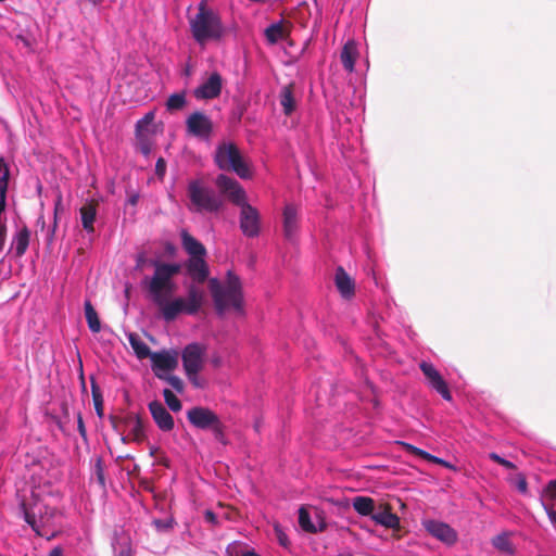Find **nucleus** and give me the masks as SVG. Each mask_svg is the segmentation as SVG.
<instances>
[{"mask_svg":"<svg viewBox=\"0 0 556 556\" xmlns=\"http://www.w3.org/2000/svg\"><path fill=\"white\" fill-rule=\"evenodd\" d=\"M299 525L304 531L309 533H316L324 530V523L320 522L318 526L313 523L309 513L304 507L299 509Z\"/></svg>","mask_w":556,"mask_h":556,"instance_id":"nucleus-30","label":"nucleus"},{"mask_svg":"<svg viewBox=\"0 0 556 556\" xmlns=\"http://www.w3.org/2000/svg\"><path fill=\"white\" fill-rule=\"evenodd\" d=\"M139 151L148 156L152 150V142L148 134H140V137H136Z\"/></svg>","mask_w":556,"mask_h":556,"instance_id":"nucleus-40","label":"nucleus"},{"mask_svg":"<svg viewBox=\"0 0 556 556\" xmlns=\"http://www.w3.org/2000/svg\"><path fill=\"white\" fill-rule=\"evenodd\" d=\"M185 104L186 96L184 92L170 94L166 102L167 110L169 111L180 110L185 106Z\"/></svg>","mask_w":556,"mask_h":556,"instance_id":"nucleus-38","label":"nucleus"},{"mask_svg":"<svg viewBox=\"0 0 556 556\" xmlns=\"http://www.w3.org/2000/svg\"><path fill=\"white\" fill-rule=\"evenodd\" d=\"M241 556H261L254 549H247L241 553Z\"/></svg>","mask_w":556,"mask_h":556,"instance_id":"nucleus-50","label":"nucleus"},{"mask_svg":"<svg viewBox=\"0 0 556 556\" xmlns=\"http://www.w3.org/2000/svg\"><path fill=\"white\" fill-rule=\"evenodd\" d=\"M79 429H80L81 432L84 431V426H83L81 419H79Z\"/></svg>","mask_w":556,"mask_h":556,"instance_id":"nucleus-53","label":"nucleus"},{"mask_svg":"<svg viewBox=\"0 0 556 556\" xmlns=\"http://www.w3.org/2000/svg\"><path fill=\"white\" fill-rule=\"evenodd\" d=\"M371 519L377 525L383 526L388 529H400V518L397 515L393 514L389 507H386L383 510L374 513L371 515Z\"/></svg>","mask_w":556,"mask_h":556,"instance_id":"nucleus-23","label":"nucleus"},{"mask_svg":"<svg viewBox=\"0 0 556 556\" xmlns=\"http://www.w3.org/2000/svg\"><path fill=\"white\" fill-rule=\"evenodd\" d=\"M189 422L202 430L211 429L216 435L222 434L223 425L219 417L210 408L197 406L187 412Z\"/></svg>","mask_w":556,"mask_h":556,"instance_id":"nucleus-8","label":"nucleus"},{"mask_svg":"<svg viewBox=\"0 0 556 556\" xmlns=\"http://www.w3.org/2000/svg\"><path fill=\"white\" fill-rule=\"evenodd\" d=\"M492 544L496 549H498L501 552H504L507 554L513 553L511 543L509 541L507 533H501V534L496 535L495 538H493Z\"/></svg>","mask_w":556,"mask_h":556,"instance_id":"nucleus-36","label":"nucleus"},{"mask_svg":"<svg viewBox=\"0 0 556 556\" xmlns=\"http://www.w3.org/2000/svg\"><path fill=\"white\" fill-rule=\"evenodd\" d=\"M187 193L190 201L189 210L192 212L216 213L223 206L222 197L200 179L189 181Z\"/></svg>","mask_w":556,"mask_h":556,"instance_id":"nucleus-6","label":"nucleus"},{"mask_svg":"<svg viewBox=\"0 0 556 556\" xmlns=\"http://www.w3.org/2000/svg\"><path fill=\"white\" fill-rule=\"evenodd\" d=\"M215 185L228 200L239 206V227L247 238H256L261 233V214L258 210L248 202L245 190L233 178L219 174Z\"/></svg>","mask_w":556,"mask_h":556,"instance_id":"nucleus-1","label":"nucleus"},{"mask_svg":"<svg viewBox=\"0 0 556 556\" xmlns=\"http://www.w3.org/2000/svg\"><path fill=\"white\" fill-rule=\"evenodd\" d=\"M140 427H141V426H140V421H139V420H137V422H136V429H137V428H138V429H140Z\"/></svg>","mask_w":556,"mask_h":556,"instance_id":"nucleus-56","label":"nucleus"},{"mask_svg":"<svg viewBox=\"0 0 556 556\" xmlns=\"http://www.w3.org/2000/svg\"><path fill=\"white\" fill-rule=\"evenodd\" d=\"M152 368L159 378L172 371L177 365V355L168 351L151 353Z\"/></svg>","mask_w":556,"mask_h":556,"instance_id":"nucleus-14","label":"nucleus"},{"mask_svg":"<svg viewBox=\"0 0 556 556\" xmlns=\"http://www.w3.org/2000/svg\"><path fill=\"white\" fill-rule=\"evenodd\" d=\"M206 517H207V518H210V519H213V518H214L213 514H212V513H210V511H207Z\"/></svg>","mask_w":556,"mask_h":556,"instance_id":"nucleus-55","label":"nucleus"},{"mask_svg":"<svg viewBox=\"0 0 556 556\" xmlns=\"http://www.w3.org/2000/svg\"><path fill=\"white\" fill-rule=\"evenodd\" d=\"M434 391L441 395L445 401L452 400L450 384H431Z\"/></svg>","mask_w":556,"mask_h":556,"instance_id":"nucleus-41","label":"nucleus"},{"mask_svg":"<svg viewBox=\"0 0 556 556\" xmlns=\"http://www.w3.org/2000/svg\"><path fill=\"white\" fill-rule=\"evenodd\" d=\"M186 274L195 283L204 282L210 275V268L205 261V256L189 257L185 262Z\"/></svg>","mask_w":556,"mask_h":556,"instance_id":"nucleus-15","label":"nucleus"},{"mask_svg":"<svg viewBox=\"0 0 556 556\" xmlns=\"http://www.w3.org/2000/svg\"><path fill=\"white\" fill-rule=\"evenodd\" d=\"M180 271V265L176 263L155 262L154 273L146 277L143 283L151 301L156 304L167 295H173L177 285L174 277Z\"/></svg>","mask_w":556,"mask_h":556,"instance_id":"nucleus-5","label":"nucleus"},{"mask_svg":"<svg viewBox=\"0 0 556 556\" xmlns=\"http://www.w3.org/2000/svg\"><path fill=\"white\" fill-rule=\"evenodd\" d=\"M186 128L191 136L207 140L213 132V123L205 113L195 111L187 117Z\"/></svg>","mask_w":556,"mask_h":556,"instance_id":"nucleus-10","label":"nucleus"},{"mask_svg":"<svg viewBox=\"0 0 556 556\" xmlns=\"http://www.w3.org/2000/svg\"><path fill=\"white\" fill-rule=\"evenodd\" d=\"M91 393H92V400H93L96 413L100 418H102L104 412H103V396H102V392L100 390V384H91Z\"/></svg>","mask_w":556,"mask_h":556,"instance_id":"nucleus-37","label":"nucleus"},{"mask_svg":"<svg viewBox=\"0 0 556 556\" xmlns=\"http://www.w3.org/2000/svg\"><path fill=\"white\" fill-rule=\"evenodd\" d=\"M97 210L92 204L85 205L80 208V218L83 228L88 232L92 233L94 231V220H96Z\"/></svg>","mask_w":556,"mask_h":556,"instance_id":"nucleus-28","label":"nucleus"},{"mask_svg":"<svg viewBox=\"0 0 556 556\" xmlns=\"http://www.w3.org/2000/svg\"><path fill=\"white\" fill-rule=\"evenodd\" d=\"M180 239L182 249L187 252L189 257L206 256L205 247L186 229L180 230Z\"/></svg>","mask_w":556,"mask_h":556,"instance_id":"nucleus-19","label":"nucleus"},{"mask_svg":"<svg viewBox=\"0 0 556 556\" xmlns=\"http://www.w3.org/2000/svg\"><path fill=\"white\" fill-rule=\"evenodd\" d=\"M265 37L268 42L276 43L283 38V27L280 23H273L265 29Z\"/></svg>","mask_w":556,"mask_h":556,"instance_id":"nucleus-32","label":"nucleus"},{"mask_svg":"<svg viewBox=\"0 0 556 556\" xmlns=\"http://www.w3.org/2000/svg\"><path fill=\"white\" fill-rule=\"evenodd\" d=\"M489 457L494 460L495 463L504 466L505 468L507 469H514L516 466L514 463H511L510 460H507L505 458H503L502 456H500L498 454L496 453H490Z\"/></svg>","mask_w":556,"mask_h":556,"instance_id":"nucleus-43","label":"nucleus"},{"mask_svg":"<svg viewBox=\"0 0 556 556\" xmlns=\"http://www.w3.org/2000/svg\"><path fill=\"white\" fill-rule=\"evenodd\" d=\"M172 386L174 387V389H175V391L177 393H182L184 392V386L185 384L177 383V384H172Z\"/></svg>","mask_w":556,"mask_h":556,"instance_id":"nucleus-51","label":"nucleus"},{"mask_svg":"<svg viewBox=\"0 0 556 556\" xmlns=\"http://www.w3.org/2000/svg\"><path fill=\"white\" fill-rule=\"evenodd\" d=\"M5 0H0V2H4Z\"/></svg>","mask_w":556,"mask_h":556,"instance_id":"nucleus-60","label":"nucleus"},{"mask_svg":"<svg viewBox=\"0 0 556 556\" xmlns=\"http://www.w3.org/2000/svg\"><path fill=\"white\" fill-rule=\"evenodd\" d=\"M205 301L204 291L191 283L187 287V296L167 295L156 303L162 318L169 323L175 320L179 315H195L200 312Z\"/></svg>","mask_w":556,"mask_h":556,"instance_id":"nucleus-4","label":"nucleus"},{"mask_svg":"<svg viewBox=\"0 0 556 556\" xmlns=\"http://www.w3.org/2000/svg\"><path fill=\"white\" fill-rule=\"evenodd\" d=\"M164 400L170 410L177 413L181 409V403L176 394L169 389H164L163 391Z\"/></svg>","mask_w":556,"mask_h":556,"instance_id":"nucleus-39","label":"nucleus"},{"mask_svg":"<svg viewBox=\"0 0 556 556\" xmlns=\"http://www.w3.org/2000/svg\"><path fill=\"white\" fill-rule=\"evenodd\" d=\"M214 160L218 168L223 170H232L243 179L251 177L248 164L244 162L237 146L232 142H223L218 144Z\"/></svg>","mask_w":556,"mask_h":556,"instance_id":"nucleus-7","label":"nucleus"},{"mask_svg":"<svg viewBox=\"0 0 556 556\" xmlns=\"http://www.w3.org/2000/svg\"><path fill=\"white\" fill-rule=\"evenodd\" d=\"M358 58L357 43L354 40H348L343 46L340 59L344 70L349 73L354 72L355 62Z\"/></svg>","mask_w":556,"mask_h":556,"instance_id":"nucleus-22","label":"nucleus"},{"mask_svg":"<svg viewBox=\"0 0 556 556\" xmlns=\"http://www.w3.org/2000/svg\"><path fill=\"white\" fill-rule=\"evenodd\" d=\"M189 28L192 39L201 47L220 41L227 33L220 14L205 0L199 2L195 14L189 17Z\"/></svg>","mask_w":556,"mask_h":556,"instance_id":"nucleus-2","label":"nucleus"},{"mask_svg":"<svg viewBox=\"0 0 556 556\" xmlns=\"http://www.w3.org/2000/svg\"><path fill=\"white\" fill-rule=\"evenodd\" d=\"M127 339L136 356L139 359L147 358L151 355L149 346L141 340V338L137 333L129 332L127 334Z\"/></svg>","mask_w":556,"mask_h":556,"instance_id":"nucleus-26","label":"nucleus"},{"mask_svg":"<svg viewBox=\"0 0 556 556\" xmlns=\"http://www.w3.org/2000/svg\"><path fill=\"white\" fill-rule=\"evenodd\" d=\"M30 230L26 226L15 231L11 242V249H13L15 257H22L26 253L30 242Z\"/></svg>","mask_w":556,"mask_h":556,"instance_id":"nucleus-21","label":"nucleus"},{"mask_svg":"<svg viewBox=\"0 0 556 556\" xmlns=\"http://www.w3.org/2000/svg\"><path fill=\"white\" fill-rule=\"evenodd\" d=\"M279 102L285 115L289 116L293 113L295 110V99L291 85L281 88L279 92Z\"/></svg>","mask_w":556,"mask_h":556,"instance_id":"nucleus-25","label":"nucleus"},{"mask_svg":"<svg viewBox=\"0 0 556 556\" xmlns=\"http://www.w3.org/2000/svg\"><path fill=\"white\" fill-rule=\"evenodd\" d=\"M541 504H542L551 523L556 528V510L554 509V507L552 505L547 504L543 500L541 501Z\"/></svg>","mask_w":556,"mask_h":556,"instance_id":"nucleus-44","label":"nucleus"},{"mask_svg":"<svg viewBox=\"0 0 556 556\" xmlns=\"http://www.w3.org/2000/svg\"><path fill=\"white\" fill-rule=\"evenodd\" d=\"M283 235L287 240L294 241L298 232V208L294 204H286L283 208Z\"/></svg>","mask_w":556,"mask_h":556,"instance_id":"nucleus-17","label":"nucleus"},{"mask_svg":"<svg viewBox=\"0 0 556 556\" xmlns=\"http://www.w3.org/2000/svg\"><path fill=\"white\" fill-rule=\"evenodd\" d=\"M155 172H156V175L160 176V177H163L165 175V172H166V162L164 161V159L160 157L157 161H156V164H155Z\"/></svg>","mask_w":556,"mask_h":556,"instance_id":"nucleus-47","label":"nucleus"},{"mask_svg":"<svg viewBox=\"0 0 556 556\" xmlns=\"http://www.w3.org/2000/svg\"><path fill=\"white\" fill-rule=\"evenodd\" d=\"M121 556H129L128 554L121 553Z\"/></svg>","mask_w":556,"mask_h":556,"instance_id":"nucleus-59","label":"nucleus"},{"mask_svg":"<svg viewBox=\"0 0 556 556\" xmlns=\"http://www.w3.org/2000/svg\"><path fill=\"white\" fill-rule=\"evenodd\" d=\"M508 483L513 485L520 494L528 495V482L523 473H516L509 476L507 479Z\"/></svg>","mask_w":556,"mask_h":556,"instance_id":"nucleus-33","label":"nucleus"},{"mask_svg":"<svg viewBox=\"0 0 556 556\" xmlns=\"http://www.w3.org/2000/svg\"><path fill=\"white\" fill-rule=\"evenodd\" d=\"M155 114L153 111H150L143 115L142 118L137 121L136 123V137H140V134H148L149 127L154 121Z\"/></svg>","mask_w":556,"mask_h":556,"instance_id":"nucleus-35","label":"nucleus"},{"mask_svg":"<svg viewBox=\"0 0 556 556\" xmlns=\"http://www.w3.org/2000/svg\"><path fill=\"white\" fill-rule=\"evenodd\" d=\"M223 88V78L219 73L213 72L208 78L198 86L193 93L198 100H211L219 97Z\"/></svg>","mask_w":556,"mask_h":556,"instance_id":"nucleus-12","label":"nucleus"},{"mask_svg":"<svg viewBox=\"0 0 556 556\" xmlns=\"http://www.w3.org/2000/svg\"><path fill=\"white\" fill-rule=\"evenodd\" d=\"M48 556H63V551L60 546L54 547Z\"/></svg>","mask_w":556,"mask_h":556,"instance_id":"nucleus-49","label":"nucleus"},{"mask_svg":"<svg viewBox=\"0 0 556 556\" xmlns=\"http://www.w3.org/2000/svg\"><path fill=\"white\" fill-rule=\"evenodd\" d=\"M10 170L8 164L0 157V216L7 210V193L9 187Z\"/></svg>","mask_w":556,"mask_h":556,"instance_id":"nucleus-24","label":"nucleus"},{"mask_svg":"<svg viewBox=\"0 0 556 556\" xmlns=\"http://www.w3.org/2000/svg\"><path fill=\"white\" fill-rule=\"evenodd\" d=\"M544 497L556 501V480L549 481L545 486L541 501L543 500L545 502Z\"/></svg>","mask_w":556,"mask_h":556,"instance_id":"nucleus-42","label":"nucleus"},{"mask_svg":"<svg viewBox=\"0 0 556 556\" xmlns=\"http://www.w3.org/2000/svg\"><path fill=\"white\" fill-rule=\"evenodd\" d=\"M21 509L25 521L31 527V529L38 535H45L46 532L42 531V528L47 525L49 518L47 517V514L45 516L41 515V504L35 503L33 507L28 508L25 503H22Z\"/></svg>","mask_w":556,"mask_h":556,"instance_id":"nucleus-13","label":"nucleus"},{"mask_svg":"<svg viewBox=\"0 0 556 556\" xmlns=\"http://www.w3.org/2000/svg\"><path fill=\"white\" fill-rule=\"evenodd\" d=\"M274 529L279 544L283 547H287L289 545L288 535L283 532L279 525H276Z\"/></svg>","mask_w":556,"mask_h":556,"instance_id":"nucleus-45","label":"nucleus"},{"mask_svg":"<svg viewBox=\"0 0 556 556\" xmlns=\"http://www.w3.org/2000/svg\"><path fill=\"white\" fill-rule=\"evenodd\" d=\"M336 287L344 299H351L354 295L355 283L343 267H338L334 275Z\"/></svg>","mask_w":556,"mask_h":556,"instance_id":"nucleus-18","label":"nucleus"},{"mask_svg":"<svg viewBox=\"0 0 556 556\" xmlns=\"http://www.w3.org/2000/svg\"><path fill=\"white\" fill-rule=\"evenodd\" d=\"M403 448L407 452V453H410L413 455H416V456H419L428 462H431L433 464H437V465H441L443 467H445L446 469H450L452 471H457V467L455 465H453L452 463L443 459V458H440L438 456H434L410 443H407V442H399Z\"/></svg>","mask_w":556,"mask_h":556,"instance_id":"nucleus-20","label":"nucleus"},{"mask_svg":"<svg viewBox=\"0 0 556 556\" xmlns=\"http://www.w3.org/2000/svg\"><path fill=\"white\" fill-rule=\"evenodd\" d=\"M422 526L429 534L446 545H453L457 542V532L443 521L426 519L422 521Z\"/></svg>","mask_w":556,"mask_h":556,"instance_id":"nucleus-11","label":"nucleus"},{"mask_svg":"<svg viewBox=\"0 0 556 556\" xmlns=\"http://www.w3.org/2000/svg\"><path fill=\"white\" fill-rule=\"evenodd\" d=\"M204 354V345L197 342L188 344L182 350V365L189 379V382H198L197 375L203 366Z\"/></svg>","mask_w":556,"mask_h":556,"instance_id":"nucleus-9","label":"nucleus"},{"mask_svg":"<svg viewBox=\"0 0 556 556\" xmlns=\"http://www.w3.org/2000/svg\"><path fill=\"white\" fill-rule=\"evenodd\" d=\"M149 410L152 415L154 422L162 431L168 432L174 429V419L161 402H150Z\"/></svg>","mask_w":556,"mask_h":556,"instance_id":"nucleus-16","label":"nucleus"},{"mask_svg":"<svg viewBox=\"0 0 556 556\" xmlns=\"http://www.w3.org/2000/svg\"><path fill=\"white\" fill-rule=\"evenodd\" d=\"M5 235H7V225H5L4 220L2 219V216H0V248L1 249L5 241Z\"/></svg>","mask_w":556,"mask_h":556,"instance_id":"nucleus-48","label":"nucleus"},{"mask_svg":"<svg viewBox=\"0 0 556 556\" xmlns=\"http://www.w3.org/2000/svg\"><path fill=\"white\" fill-rule=\"evenodd\" d=\"M155 114L153 111H150L143 115L142 118L137 121L136 123V137H140V134H148L149 127L154 121Z\"/></svg>","mask_w":556,"mask_h":556,"instance_id":"nucleus-34","label":"nucleus"},{"mask_svg":"<svg viewBox=\"0 0 556 556\" xmlns=\"http://www.w3.org/2000/svg\"><path fill=\"white\" fill-rule=\"evenodd\" d=\"M208 288L215 309L219 315L227 311L243 314L242 283L236 274L228 270L225 283H222L217 278L210 279Z\"/></svg>","mask_w":556,"mask_h":556,"instance_id":"nucleus-3","label":"nucleus"},{"mask_svg":"<svg viewBox=\"0 0 556 556\" xmlns=\"http://www.w3.org/2000/svg\"><path fill=\"white\" fill-rule=\"evenodd\" d=\"M153 525L155 526V528L157 530H161V531L168 530L173 527V519H169V520L155 519L153 521Z\"/></svg>","mask_w":556,"mask_h":556,"instance_id":"nucleus-46","label":"nucleus"},{"mask_svg":"<svg viewBox=\"0 0 556 556\" xmlns=\"http://www.w3.org/2000/svg\"><path fill=\"white\" fill-rule=\"evenodd\" d=\"M355 511L362 516H370L374 514L375 501L367 496H356L352 501Z\"/></svg>","mask_w":556,"mask_h":556,"instance_id":"nucleus-27","label":"nucleus"},{"mask_svg":"<svg viewBox=\"0 0 556 556\" xmlns=\"http://www.w3.org/2000/svg\"><path fill=\"white\" fill-rule=\"evenodd\" d=\"M419 367L425 377L429 379V382H445L442 375L437 370L433 364L424 361L420 363Z\"/></svg>","mask_w":556,"mask_h":556,"instance_id":"nucleus-31","label":"nucleus"},{"mask_svg":"<svg viewBox=\"0 0 556 556\" xmlns=\"http://www.w3.org/2000/svg\"><path fill=\"white\" fill-rule=\"evenodd\" d=\"M84 309L89 330L98 333L101 330V323L90 301H85Z\"/></svg>","mask_w":556,"mask_h":556,"instance_id":"nucleus-29","label":"nucleus"},{"mask_svg":"<svg viewBox=\"0 0 556 556\" xmlns=\"http://www.w3.org/2000/svg\"><path fill=\"white\" fill-rule=\"evenodd\" d=\"M167 382L174 383V382H181V381L178 378H176V377H169L167 379Z\"/></svg>","mask_w":556,"mask_h":556,"instance_id":"nucleus-52","label":"nucleus"},{"mask_svg":"<svg viewBox=\"0 0 556 556\" xmlns=\"http://www.w3.org/2000/svg\"><path fill=\"white\" fill-rule=\"evenodd\" d=\"M339 556H353L351 553L346 552V553H341Z\"/></svg>","mask_w":556,"mask_h":556,"instance_id":"nucleus-54","label":"nucleus"},{"mask_svg":"<svg viewBox=\"0 0 556 556\" xmlns=\"http://www.w3.org/2000/svg\"><path fill=\"white\" fill-rule=\"evenodd\" d=\"M83 390L86 391V383H83Z\"/></svg>","mask_w":556,"mask_h":556,"instance_id":"nucleus-58","label":"nucleus"},{"mask_svg":"<svg viewBox=\"0 0 556 556\" xmlns=\"http://www.w3.org/2000/svg\"><path fill=\"white\" fill-rule=\"evenodd\" d=\"M231 548H232V546H229V547L227 548V553H228V554L231 552Z\"/></svg>","mask_w":556,"mask_h":556,"instance_id":"nucleus-57","label":"nucleus"}]
</instances>
